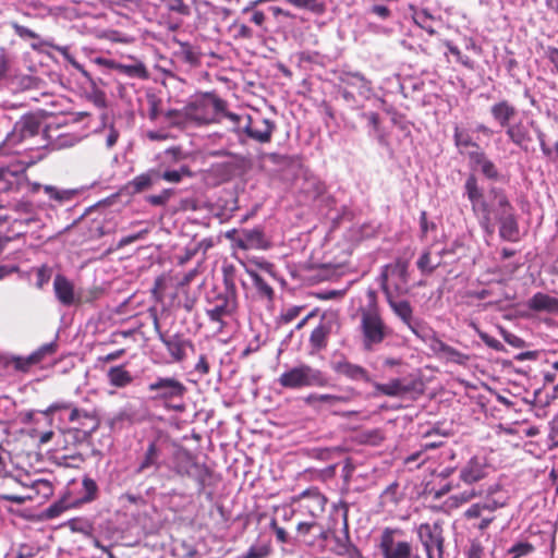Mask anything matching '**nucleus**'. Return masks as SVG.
<instances>
[{"instance_id": "obj_1", "label": "nucleus", "mask_w": 558, "mask_h": 558, "mask_svg": "<svg viewBox=\"0 0 558 558\" xmlns=\"http://www.w3.org/2000/svg\"><path fill=\"white\" fill-rule=\"evenodd\" d=\"M47 141L40 134V121L25 114L15 122L13 130L0 143V193L27 191L36 193L40 185L31 182L26 169L44 159Z\"/></svg>"}, {"instance_id": "obj_2", "label": "nucleus", "mask_w": 558, "mask_h": 558, "mask_svg": "<svg viewBox=\"0 0 558 558\" xmlns=\"http://www.w3.org/2000/svg\"><path fill=\"white\" fill-rule=\"evenodd\" d=\"M357 332L361 348L365 352L377 351L391 336L392 329L385 322L379 308L360 307L357 310Z\"/></svg>"}, {"instance_id": "obj_3", "label": "nucleus", "mask_w": 558, "mask_h": 558, "mask_svg": "<svg viewBox=\"0 0 558 558\" xmlns=\"http://www.w3.org/2000/svg\"><path fill=\"white\" fill-rule=\"evenodd\" d=\"M146 389L150 393V401L160 403L163 409L174 412L184 411L183 399L187 388L177 377L151 376Z\"/></svg>"}, {"instance_id": "obj_4", "label": "nucleus", "mask_w": 558, "mask_h": 558, "mask_svg": "<svg viewBox=\"0 0 558 558\" xmlns=\"http://www.w3.org/2000/svg\"><path fill=\"white\" fill-rule=\"evenodd\" d=\"M167 468L179 477L194 481L198 493L205 489L213 475V471L205 463H199L190 451L183 448L174 450L167 462Z\"/></svg>"}, {"instance_id": "obj_5", "label": "nucleus", "mask_w": 558, "mask_h": 558, "mask_svg": "<svg viewBox=\"0 0 558 558\" xmlns=\"http://www.w3.org/2000/svg\"><path fill=\"white\" fill-rule=\"evenodd\" d=\"M278 383L288 389L325 387L328 384V377L320 369L302 363L283 372L279 376Z\"/></svg>"}, {"instance_id": "obj_6", "label": "nucleus", "mask_w": 558, "mask_h": 558, "mask_svg": "<svg viewBox=\"0 0 558 558\" xmlns=\"http://www.w3.org/2000/svg\"><path fill=\"white\" fill-rule=\"evenodd\" d=\"M403 531L398 527H385L378 538L377 548L381 558H421L413 545L402 539Z\"/></svg>"}, {"instance_id": "obj_7", "label": "nucleus", "mask_w": 558, "mask_h": 558, "mask_svg": "<svg viewBox=\"0 0 558 558\" xmlns=\"http://www.w3.org/2000/svg\"><path fill=\"white\" fill-rule=\"evenodd\" d=\"M327 498L317 489H307L292 498L290 515L318 522L323 517Z\"/></svg>"}, {"instance_id": "obj_8", "label": "nucleus", "mask_w": 558, "mask_h": 558, "mask_svg": "<svg viewBox=\"0 0 558 558\" xmlns=\"http://www.w3.org/2000/svg\"><path fill=\"white\" fill-rule=\"evenodd\" d=\"M409 263L398 258L381 268L378 281L385 295H402L409 291Z\"/></svg>"}, {"instance_id": "obj_9", "label": "nucleus", "mask_w": 558, "mask_h": 558, "mask_svg": "<svg viewBox=\"0 0 558 558\" xmlns=\"http://www.w3.org/2000/svg\"><path fill=\"white\" fill-rule=\"evenodd\" d=\"M227 104L213 93H205L191 101L185 110L186 116L197 124L215 121L217 113L226 110Z\"/></svg>"}, {"instance_id": "obj_10", "label": "nucleus", "mask_w": 558, "mask_h": 558, "mask_svg": "<svg viewBox=\"0 0 558 558\" xmlns=\"http://www.w3.org/2000/svg\"><path fill=\"white\" fill-rule=\"evenodd\" d=\"M27 481H23L16 477H9L5 481L7 485L21 484L22 489L26 490V494L22 493H5L1 497L17 505L24 504L26 500H34L37 497L48 498L53 494V487L50 481L45 478H38L31 481L26 476Z\"/></svg>"}, {"instance_id": "obj_11", "label": "nucleus", "mask_w": 558, "mask_h": 558, "mask_svg": "<svg viewBox=\"0 0 558 558\" xmlns=\"http://www.w3.org/2000/svg\"><path fill=\"white\" fill-rule=\"evenodd\" d=\"M183 159V153L179 147H171L163 151L161 156L160 168L156 169V175L159 180H165L170 183H179L185 175H190L191 171L186 166H181L179 169H169L166 167L171 163L178 162Z\"/></svg>"}, {"instance_id": "obj_12", "label": "nucleus", "mask_w": 558, "mask_h": 558, "mask_svg": "<svg viewBox=\"0 0 558 558\" xmlns=\"http://www.w3.org/2000/svg\"><path fill=\"white\" fill-rule=\"evenodd\" d=\"M246 123L243 128H238L236 132L244 133L248 138L259 143L266 144L271 141L272 133L276 130L274 121L267 118H253L246 116Z\"/></svg>"}, {"instance_id": "obj_13", "label": "nucleus", "mask_w": 558, "mask_h": 558, "mask_svg": "<svg viewBox=\"0 0 558 558\" xmlns=\"http://www.w3.org/2000/svg\"><path fill=\"white\" fill-rule=\"evenodd\" d=\"M229 239H232L235 245L241 250H267L270 247V242L266 238L262 228L242 229L241 231L232 230L227 233Z\"/></svg>"}, {"instance_id": "obj_14", "label": "nucleus", "mask_w": 558, "mask_h": 558, "mask_svg": "<svg viewBox=\"0 0 558 558\" xmlns=\"http://www.w3.org/2000/svg\"><path fill=\"white\" fill-rule=\"evenodd\" d=\"M61 409L70 410L69 421L76 423L77 428L85 435H90L99 426V421L94 412L74 408L71 403H53L49 407L48 411L53 412Z\"/></svg>"}, {"instance_id": "obj_15", "label": "nucleus", "mask_w": 558, "mask_h": 558, "mask_svg": "<svg viewBox=\"0 0 558 558\" xmlns=\"http://www.w3.org/2000/svg\"><path fill=\"white\" fill-rule=\"evenodd\" d=\"M464 191L472 204L473 210H481L483 214L481 220L482 227L490 232V210L487 203L483 201V192L477 184L475 175L471 174L468 177L464 183Z\"/></svg>"}, {"instance_id": "obj_16", "label": "nucleus", "mask_w": 558, "mask_h": 558, "mask_svg": "<svg viewBox=\"0 0 558 558\" xmlns=\"http://www.w3.org/2000/svg\"><path fill=\"white\" fill-rule=\"evenodd\" d=\"M532 126H534L533 120H519L509 125L505 130V134L510 143L522 151L529 153L533 143Z\"/></svg>"}, {"instance_id": "obj_17", "label": "nucleus", "mask_w": 558, "mask_h": 558, "mask_svg": "<svg viewBox=\"0 0 558 558\" xmlns=\"http://www.w3.org/2000/svg\"><path fill=\"white\" fill-rule=\"evenodd\" d=\"M410 11L414 23L429 35L435 34V26L440 22V11L428 2L411 4Z\"/></svg>"}, {"instance_id": "obj_18", "label": "nucleus", "mask_w": 558, "mask_h": 558, "mask_svg": "<svg viewBox=\"0 0 558 558\" xmlns=\"http://www.w3.org/2000/svg\"><path fill=\"white\" fill-rule=\"evenodd\" d=\"M490 466L483 457H472L459 470V478L465 485H473L486 478Z\"/></svg>"}, {"instance_id": "obj_19", "label": "nucleus", "mask_w": 558, "mask_h": 558, "mask_svg": "<svg viewBox=\"0 0 558 558\" xmlns=\"http://www.w3.org/2000/svg\"><path fill=\"white\" fill-rule=\"evenodd\" d=\"M155 329L157 331L159 340L166 347L168 353L171 355L174 362H182L186 357V349H193V343L185 339L183 336L179 333H174L172 336H166L159 327V323L157 318H155Z\"/></svg>"}, {"instance_id": "obj_20", "label": "nucleus", "mask_w": 558, "mask_h": 558, "mask_svg": "<svg viewBox=\"0 0 558 558\" xmlns=\"http://www.w3.org/2000/svg\"><path fill=\"white\" fill-rule=\"evenodd\" d=\"M418 538L425 551H433L437 549L438 555L441 556L444 551V538L441 529L438 524L423 523L417 529Z\"/></svg>"}, {"instance_id": "obj_21", "label": "nucleus", "mask_w": 558, "mask_h": 558, "mask_svg": "<svg viewBox=\"0 0 558 558\" xmlns=\"http://www.w3.org/2000/svg\"><path fill=\"white\" fill-rule=\"evenodd\" d=\"M235 310L234 298L230 294H218L210 307L206 310V314L211 322L220 323L222 325L223 318L231 316Z\"/></svg>"}, {"instance_id": "obj_22", "label": "nucleus", "mask_w": 558, "mask_h": 558, "mask_svg": "<svg viewBox=\"0 0 558 558\" xmlns=\"http://www.w3.org/2000/svg\"><path fill=\"white\" fill-rule=\"evenodd\" d=\"M489 113L496 124L506 130L509 125L515 122L518 109L509 100L500 99L490 106Z\"/></svg>"}, {"instance_id": "obj_23", "label": "nucleus", "mask_w": 558, "mask_h": 558, "mask_svg": "<svg viewBox=\"0 0 558 558\" xmlns=\"http://www.w3.org/2000/svg\"><path fill=\"white\" fill-rule=\"evenodd\" d=\"M385 296L393 314L399 317L415 335H418L413 320V308L410 302L407 300H400V295H392L390 292H387V295Z\"/></svg>"}, {"instance_id": "obj_24", "label": "nucleus", "mask_w": 558, "mask_h": 558, "mask_svg": "<svg viewBox=\"0 0 558 558\" xmlns=\"http://www.w3.org/2000/svg\"><path fill=\"white\" fill-rule=\"evenodd\" d=\"M332 369L350 380L353 381H363L371 383V375L366 368L361 365L351 363L347 359L342 357L341 360L335 361L332 363Z\"/></svg>"}, {"instance_id": "obj_25", "label": "nucleus", "mask_w": 558, "mask_h": 558, "mask_svg": "<svg viewBox=\"0 0 558 558\" xmlns=\"http://www.w3.org/2000/svg\"><path fill=\"white\" fill-rule=\"evenodd\" d=\"M53 292L56 299L64 306H71L78 302L73 282L61 274L53 279Z\"/></svg>"}, {"instance_id": "obj_26", "label": "nucleus", "mask_w": 558, "mask_h": 558, "mask_svg": "<svg viewBox=\"0 0 558 558\" xmlns=\"http://www.w3.org/2000/svg\"><path fill=\"white\" fill-rule=\"evenodd\" d=\"M40 185V189L36 192L39 193L41 190L44 193L48 196L49 201L54 202L58 205H64L66 203H70L74 199V197L77 195V190L73 189H59L54 185ZM5 195L11 194H23V195H35L27 192L26 190L23 192H13V193H4Z\"/></svg>"}, {"instance_id": "obj_27", "label": "nucleus", "mask_w": 558, "mask_h": 558, "mask_svg": "<svg viewBox=\"0 0 558 558\" xmlns=\"http://www.w3.org/2000/svg\"><path fill=\"white\" fill-rule=\"evenodd\" d=\"M98 493L99 488L95 480L89 476H84L76 496L69 500L65 507H78L84 504H89L98 498Z\"/></svg>"}, {"instance_id": "obj_28", "label": "nucleus", "mask_w": 558, "mask_h": 558, "mask_svg": "<svg viewBox=\"0 0 558 558\" xmlns=\"http://www.w3.org/2000/svg\"><path fill=\"white\" fill-rule=\"evenodd\" d=\"M470 163L480 169L484 177L489 180H498L499 171L495 163L486 156L482 149L470 150L468 153Z\"/></svg>"}, {"instance_id": "obj_29", "label": "nucleus", "mask_w": 558, "mask_h": 558, "mask_svg": "<svg viewBox=\"0 0 558 558\" xmlns=\"http://www.w3.org/2000/svg\"><path fill=\"white\" fill-rule=\"evenodd\" d=\"M526 305L534 312L558 314V299L543 292L535 293L531 299H529Z\"/></svg>"}, {"instance_id": "obj_30", "label": "nucleus", "mask_w": 558, "mask_h": 558, "mask_svg": "<svg viewBox=\"0 0 558 558\" xmlns=\"http://www.w3.org/2000/svg\"><path fill=\"white\" fill-rule=\"evenodd\" d=\"M375 389L384 396L403 397L413 390V386L403 379L396 378L385 384H375Z\"/></svg>"}, {"instance_id": "obj_31", "label": "nucleus", "mask_w": 558, "mask_h": 558, "mask_svg": "<svg viewBox=\"0 0 558 558\" xmlns=\"http://www.w3.org/2000/svg\"><path fill=\"white\" fill-rule=\"evenodd\" d=\"M340 82L347 87L356 88L359 94L368 97L372 92L371 82L367 81L361 73L347 72L340 75Z\"/></svg>"}, {"instance_id": "obj_32", "label": "nucleus", "mask_w": 558, "mask_h": 558, "mask_svg": "<svg viewBox=\"0 0 558 558\" xmlns=\"http://www.w3.org/2000/svg\"><path fill=\"white\" fill-rule=\"evenodd\" d=\"M300 191L308 198L315 199L325 192V185L315 174L304 171Z\"/></svg>"}, {"instance_id": "obj_33", "label": "nucleus", "mask_w": 558, "mask_h": 558, "mask_svg": "<svg viewBox=\"0 0 558 558\" xmlns=\"http://www.w3.org/2000/svg\"><path fill=\"white\" fill-rule=\"evenodd\" d=\"M500 223L499 234L504 240L517 241L519 238V227L513 211L496 217Z\"/></svg>"}, {"instance_id": "obj_34", "label": "nucleus", "mask_w": 558, "mask_h": 558, "mask_svg": "<svg viewBox=\"0 0 558 558\" xmlns=\"http://www.w3.org/2000/svg\"><path fill=\"white\" fill-rule=\"evenodd\" d=\"M316 532L322 538H328L329 532L325 531L318 522L307 519H300L298 521L296 536L300 541L310 544L307 536Z\"/></svg>"}, {"instance_id": "obj_35", "label": "nucleus", "mask_w": 558, "mask_h": 558, "mask_svg": "<svg viewBox=\"0 0 558 558\" xmlns=\"http://www.w3.org/2000/svg\"><path fill=\"white\" fill-rule=\"evenodd\" d=\"M453 142L461 155H468L469 151H466V149L470 147L475 148L474 150L481 149L480 145L473 141L469 130L460 128L459 125H456L453 129Z\"/></svg>"}, {"instance_id": "obj_36", "label": "nucleus", "mask_w": 558, "mask_h": 558, "mask_svg": "<svg viewBox=\"0 0 558 558\" xmlns=\"http://www.w3.org/2000/svg\"><path fill=\"white\" fill-rule=\"evenodd\" d=\"M179 49L175 52V56L189 64L190 66H196L201 63V52L198 49L186 41H178Z\"/></svg>"}, {"instance_id": "obj_37", "label": "nucleus", "mask_w": 558, "mask_h": 558, "mask_svg": "<svg viewBox=\"0 0 558 558\" xmlns=\"http://www.w3.org/2000/svg\"><path fill=\"white\" fill-rule=\"evenodd\" d=\"M33 49H38L40 46H47V47H50L52 48L53 50L60 52L63 58L74 68L76 69L77 71H80L84 76H88L87 72L85 71L84 66L78 63L75 58L69 52V47L68 46H59V45H56L53 44L51 40H48V39H44V40H40L39 44H32L31 45Z\"/></svg>"}, {"instance_id": "obj_38", "label": "nucleus", "mask_w": 558, "mask_h": 558, "mask_svg": "<svg viewBox=\"0 0 558 558\" xmlns=\"http://www.w3.org/2000/svg\"><path fill=\"white\" fill-rule=\"evenodd\" d=\"M141 421V417L133 403H126L109 421L111 427L121 425L124 422L133 424Z\"/></svg>"}, {"instance_id": "obj_39", "label": "nucleus", "mask_w": 558, "mask_h": 558, "mask_svg": "<svg viewBox=\"0 0 558 558\" xmlns=\"http://www.w3.org/2000/svg\"><path fill=\"white\" fill-rule=\"evenodd\" d=\"M360 116L367 120L371 128L369 135L375 136L379 145H387V136L381 128L379 114L377 112H362Z\"/></svg>"}, {"instance_id": "obj_40", "label": "nucleus", "mask_w": 558, "mask_h": 558, "mask_svg": "<svg viewBox=\"0 0 558 558\" xmlns=\"http://www.w3.org/2000/svg\"><path fill=\"white\" fill-rule=\"evenodd\" d=\"M108 381L111 386L123 388L133 381V376L123 366H112L107 372Z\"/></svg>"}, {"instance_id": "obj_41", "label": "nucleus", "mask_w": 558, "mask_h": 558, "mask_svg": "<svg viewBox=\"0 0 558 558\" xmlns=\"http://www.w3.org/2000/svg\"><path fill=\"white\" fill-rule=\"evenodd\" d=\"M350 398L347 396L329 395V393H311L305 398V402L310 405L324 403L330 408L340 403L349 402Z\"/></svg>"}, {"instance_id": "obj_42", "label": "nucleus", "mask_w": 558, "mask_h": 558, "mask_svg": "<svg viewBox=\"0 0 558 558\" xmlns=\"http://www.w3.org/2000/svg\"><path fill=\"white\" fill-rule=\"evenodd\" d=\"M170 446L171 441L169 437L162 434H158L148 441L147 448L155 456V458H157V460L162 463V459Z\"/></svg>"}, {"instance_id": "obj_43", "label": "nucleus", "mask_w": 558, "mask_h": 558, "mask_svg": "<svg viewBox=\"0 0 558 558\" xmlns=\"http://www.w3.org/2000/svg\"><path fill=\"white\" fill-rule=\"evenodd\" d=\"M335 547L333 550L338 555H344L349 551L351 541L349 535V526H348V513L347 510L343 512V526L341 533L333 537Z\"/></svg>"}, {"instance_id": "obj_44", "label": "nucleus", "mask_w": 558, "mask_h": 558, "mask_svg": "<svg viewBox=\"0 0 558 558\" xmlns=\"http://www.w3.org/2000/svg\"><path fill=\"white\" fill-rule=\"evenodd\" d=\"M246 272L251 277L254 287L257 290V293L266 298L268 300H271L274 298V290L265 281V279L251 266H246Z\"/></svg>"}, {"instance_id": "obj_45", "label": "nucleus", "mask_w": 558, "mask_h": 558, "mask_svg": "<svg viewBox=\"0 0 558 558\" xmlns=\"http://www.w3.org/2000/svg\"><path fill=\"white\" fill-rule=\"evenodd\" d=\"M490 195L493 196L494 203L496 205V217L513 211V207L511 206L506 193L501 189L493 187L490 190Z\"/></svg>"}, {"instance_id": "obj_46", "label": "nucleus", "mask_w": 558, "mask_h": 558, "mask_svg": "<svg viewBox=\"0 0 558 558\" xmlns=\"http://www.w3.org/2000/svg\"><path fill=\"white\" fill-rule=\"evenodd\" d=\"M328 327L324 324H319L315 327L310 336L311 347L315 351H319L327 345Z\"/></svg>"}, {"instance_id": "obj_47", "label": "nucleus", "mask_w": 558, "mask_h": 558, "mask_svg": "<svg viewBox=\"0 0 558 558\" xmlns=\"http://www.w3.org/2000/svg\"><path fill=\"white\" fill-rule=\"evenodd\" d=\"M160 466L161 463L157 460V458H155L150 450L146 448L142 460L140 461L137 468L135 469V473L142 474L148 470L158 471Z\"/></svg>"}, {"instance_id": "obj_48", "label": "nucleus", "mask_w": 558, "mask_h": 558, "mask_svg": "<svg viewBox=\"0 0 558 558\" xmlns=\"http://www.w3.org/2000/svg\"><path fill=\"white\" fill-rule=\"evenodd\" d=\"M157 182L158 175H156V169H151L146 173L135 177L132 182V185L136 192H141Z\"/></svg>"}, {"instance_id": "obj_49", "label": "nucleus", "mask_w": 558, "mask_h": 558, "mask_svg": "<svg viewBox=\"0 0 558 558\" xmlns=\"http://www.w3.org/2000/svg\"><path fill=\"white\" fill-rule=\"evenodd\" d=\"M484 493L483 489L470 488L459 494L449 497L450 505L453 507H460L463 504L471 501L472 499L481 496Z\"/></svg>"}, {"instance_id": "obj_50", "label": "nucleus", "mask_w": 558, "mask_h": 558, "mask_svg": "<svg viewBox=\"0 0 558 558\" xmlns=\"http://www.w3.org/2000/svg\"><path fill=\"white\" fill-rule=\"evenodd\" d=\"M439 265L440 262L432 260L429 251L423 252L416 262V266L423 275H430Z\"/></svg>"}, {"instance_id": "obj_51", "label": "nucleus", "mask_w": 558, "mask_h": 558, "mask_svg": "<svg viewBox=\"0 0 558 558\" xmlns=\"http://www.w3.org/2000/svg\"><path fill=\"white\" fill-rule=\"evenodd\" d=\"M270 551L269 544H253L240 558H267Z\"/></svg>"}, {"instance_id": "obj_52", "label": "nucleus", "mask_w": 558, "mask_h": 558, "mask_svg": "<svg viewBox=\"0 0 558 558\" xmlns=\"http://www.w3.org/2000/svg\"><path fill=\"white\" fill-rule=\"evenodd\" d=\"M57 342L52 341L49 343H46L38 348L36 351H34L31 354V360H33L36 364L40 363L47 355H51L57 350Z\"/></svg>"}, {"instance_id": "obj_53", "label": "nucleus", "mask_w": 558, "mask_h": 558, "mask_svg": "<svg viewBox=\"0 0 558 558\" xmlns=\"http://www.w3.org/2000/svg\"><path fill=\"white\" fill-rule=\"evenodd\" d=\"M288 3L300 8L306 9L315 13H320L324 10V5L319 0H286Z\"/></svg>"}, {"instance_id": "obj_54", "label": "nucleus", "mask_w": 558, "mask_h": 558, "mask_svg": "<svg viewBox=\"0 0 558 558\" xmlns=\"http://www.w3.org/2000/svg\"><path fill=\"white\" fill-rule=\"evenodd\" d=\"M445 46L447 47L448 51L456 57L457 62L461 63L468 69H473V61L471 58L462 54L456 45H453L451 41H446Z\"/></svg>"}, {"instance_id": "obj_55", "label": "nucleus", "mask_w": 558, "mask_h": 558, "mask_svg": "<svg viewBox=\"0 0 558 558\" xmlns=\"http://www.w3.org/2000/svg\"><path fill=\"white\" fill-rule=\"evenodd\" d=\"M534 551V546L527 542H519L512 545L508 553L513 555V558L526 556Z\"/></svg>"}, {"instance_id": "obj_56", "label": "nucleus", "mask_w": 558, "mask_h": 558, "mask_svg": "<svg viewBox=\"0 0 558 558\" xmlns=\"http://www.w3.org/2000/svg\"><path fill=\"white\" fill-rule=\"evenodd\" d=\"M398 492V484L395 482L390 484L380 495L381 504H392L396 505L399 501V498L397 496Z\"/></svg>"}, {"instance_id": "obj_57", "label": "nucleus", "mask_w": 558, "mask_h": 558, "mask_svg": "<svg viewBox=\"0 0 558 558\" xmlns=\"http://www.w3.org/2000/svg\"><path fill=\"white\" fill-rule=\"evenodd\" d=\"M172 195H173L172 189H165L161 191V193H159L157 195L148 196L147 201L149 204H151L154 206H163L169 202V199L171 198Z\"/></svg>"}, {"instance_id": "obj_58", "label": "nucleus", "mask_w": 558, "mask_h": 558, "mask_svg": "<svg viewBox=\"0 0 558 558\" xmlns=\"http://www.w3.org/2000/svg\"><path fill=\"white\" fill-rule=\"evenodd\" d=\"M436 447V444L434 442H428V444H425L423 446V449L420 450V451H416L412 454H410L407 459H405V463L407 464H411V463H417V465H421L422 463H424L426 461V457H424V453L427 449H433Z\"/></svg>"}, {"instance_id": "obj_59", "label": "nucleus", "mask_w": 558, "mask_h": 558, "mask_svg": "<svg viewBox=\"0 0 558 558\" xmlns=\"http://www.w3.org/2000/svg\"><path fill=\"white\" fill-rule=\"evenodd\" d=\"M447 362H452L456 364H464L468 361V356L462 352L458 351L452 347H448L445 355L442 356Z\"/></svg>"}, {"instance_id": "obj_60", "label": "nucleus", "mask_w": 558, "mask_h": 558, "mask_svg": "<svg viewBox=\"0 0 558 558\" xmlns=\"http://www.w3.org/2000/svg\"><path fill=\"white\" fill-rule=\"evenodd\" d=\"M544 56L551 65V72L558 75V48L555 46L544 47Z\"/></svg>"}, {"instance_id": "obj_61", "label": "nucleus", "mask_w": 558, "mask_h": 558, "mask_svg": "<svg viewBox=\"0 0 558 558\" xmlns=\"http://www.w3.org/2000/svg\"><path fill=\"white\" fill-rule=\"evenodd\" d=\"M255 5L252 2L248 7L244 8L243 13H251L250 21L258 27H263L266 21V14L263 11L254 10Z\"/></svg>"}, {"instance_id": "obj_62", "label": "nucleus", "mask_w": 558, "mask_h": 558, "mask_svg": "<svg viewBox=\"0 0 558 558\" xmlns=\"http://www.w3.org/2000/svg\"><path fill=\"white\" fill-rule=\"evenodd\" d=\"M11 27L13 28L14 33L22 39H39V35L37 33L23 25H20L16 22H12Z\"/></svg>"}, {"instance_id": "obj_63", "label": "nucleus", "mask_w": 558, "mask_h": 558, "mask_svg": "<svg viewBox=\"0 0 558 558\" xmlns=\"http://www.w3.org/2000/svg\"><path fill=\"white\" fill-rule=\"evenodd\" d=\"M481 340L490 349L495 350V351H504L505 350V345L496 338L489 336L488 333L486 332H480L478 333Z\"/></svg>"}, {"instance_id": "obj_64", "label": "nucleus", "mask_w": 558, "mask_h": 558, "mask_svg": "<svg viewBox=\"0 0 558 558\" xmlns=\"http://www.w3.org/2000/svg\"><path fill=\"white\" fill-rule=\"evenodd\" d=\"M369 11L381 20H389L391 17V11L386 4L376 3L371 7Z\"/></svg>"}]
</instances>
